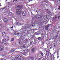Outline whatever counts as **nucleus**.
Returning <instances> with one entry per match:
<instances>
[{"instance_id": "obj_1", "label": "nucleus", "mask_w": 60, "mask_h": 60, "mask_svg": "<svg viewBox=\"0 0 60 60\" xmlns=\"http://www.w3.org/2000/svg\"><path fill=\"white\" fill-rule=\"evenodd\" d=\"M17 8H18L19 9H18L16 10V14H19L21 12V8L22 9L23 7H22V6L20 5H19L17 6Z\"/></svg>"}, {"instance_id": "obj_2", "label": "nucleus", "mask_w": 60, "mask_h": 60, "mask_svg": "<svg viewBox=\"0 0 60 60\" xmlns=\"http://www.w3.org/2000/svg\"><path fill=\"white\" fill-rule=\"evenodd\" d=\"M16 60H21V56L19 55H17L16 56Z\"/></svg>"}, {"instance_id": "obj_3", "label": "nucleus", "mask_w": 60, "mask_h": 60, "mask_svg": "<svg viewBox=\"0 0 60 60\" xmlns=\"http://www.w3.org/2000/svg\"><path fill=\"white\" fill-rule=\"evenodd\" d=\"M37 39L39 41H40V40H41V39H42V41H43L44 40H43V39H44V37L43 36H41V37H39L38 38H37Z\"/></svg>"}, {"instance_id": "obj_4", "label": "nucleus", "mask_w": 60, "mask_h": 60, "mask_svg": "<svg viewBox=\"0 0 60 60\" xmlns=\"http://www.w3.org/2000/svg\"><path fill=\"white\" fill-rule=\"evenodd\" d=\"M36 49V48L35 47H34L32 48L31 50V53H34L35 52Z\"/></svg>"}, {"instance_id": "obj_5", "label": "nucleus", "mask_w": 60, "mask_h": 60, "mask_svg": "<svg viewBox=\"0 0 60 60\" xmlns=\"http://www.w3.org/2000/svg\"><path fill=\"white\" fill-rule=\"evenodd\" d=\"M41 18V15H37L34 17L35 19H40Z\"/></svg>"}, {"instance_id": "obj_6", "label": "nucleus", "mask_w": 60, "mask_h": 60, "mask_svg": "<svg viewBox=\"0 0 60 60\" xmlns=\"http://www.w3.org/2000/svg\"><path fill=\"white\" fill-rule=\"evenodd\" d=\"M22 14L23 16H26V13L25 11H23L22 12Z\"/></svg>"}, {"instance_id": "obj_7", "label": "nucleus", "mask_w": 60, "mask_h": 60, "mask_svg": "<svg viewBox=\"0 0 60 60\" xmlns=\"http://www.w3.org/2000/svg\"><path fill=\"white\" fill-rule=\"evenodd\" d=\"M35 57H30L28 59V60H36V59H34Z\"/></svg>"}, {"instance_id": "obj_8", "label": "nucleus", "mask_w": 60, "mask_h": 60, "mask_svg": "<svg viewBox=\"0 0 60 60\" xmlns=\"http://www.w3.org/2000/svg\"><path fill=\"white\" fill-rule=\"evenodd\" d=\"M2 42L3 44H6V42L4 40H3L2 41Z\"/></svg>"}, {"instance_id": "obj_9", "label": "nucleus", "mask_w": 60, "mask_h": 60, "mask_svg": "<svg viewBox=\"0 0 60 60\" xmlns=\"http://www.w3.org/2000/svg\"><path fill=\"white\" fill-rule=\"evenodd\" d=\"M5 39L6 41H8L9 40V37L7 36H6L5 37Z\"/></svg>"}, {"instance_id": "obj_10", "label": "nucleus", "mask_w": 60, "mask_h": 60, "mask_svg": "<svg viewBox=\"0 0 60 60\" xmlns=\"http://www.w3.org/2000/svg\"><path fill=\"white\" fill-rule=\"evenodd\" d=\"M49 25H48L46 26H45V29L46 30H47L48 29H49L48 28L49 27Z\"/></svg>"}, {"instance_id": "obj_11", "label": "nucleus", "mask_w": 60, "mask_h": 60, "mask_svg": "<svg viewBox=\"0 0 60 60\" xmlns=\"http://www.w3.org/2000/svg\"><path fill=\"white\" fill-rule=\"evenodd\" d=\"M8 5H9V6H11L12 3L11 2H8Z\"/></svg>"}, {"instance_id": "obj_12", "label": "nucleus", "mask_w": 60, "mask_h": 60, "mask_svg": "<svg viewBox=\"0 0 60 60\" xmlns=\"http://www.w3.org/2000/svg\"><path fill=\"white\" fill-rule=\"evenodd\" d=\"M57 44V42L55 43H54V44H52L53 46V47H55V46H56Z\"/></svg>"}, {"instance_id": "obj_13", "label": "nucleus", "mask_w": 60, "mask_h": 60, "mask_svg": "<svg viewBox=\"0 0 60 60\" xmlns=\"http://www.w3.org/2000/svg\"><path fill=\"white\" fill-rule=\"evenodd\" d=\"M11 58L12 60L15 59V56H12L11 57Z\"/></svg>"}, {"instance_id": "obj_14", "label": "nucleus", "mask_w": 60, "mask_h": 60, "mask_svg": "<svg viewBox=\"0 0 60 60\" xmlns=\"http://www.w3.org/2000/svg\"><path fill=\"white\" fill-rule=\"evenodd\" d=\"M2 34L4 37V36H5V35H6V34L4 32H3L2 33Z\"/></svg>"}, {"instance_id": "obj_15", "label": "nucleus", "mask_w": 60, "mask_h": 60, "mask_svg": "<svg viewBox=\"0 0 60 60\" xmlns=\"http://www.w3.org/2000/svg\"><path fill=\"white\" fill-rule=\"evenodd\" d=\"M3 46L2 45H1L0 46V50H1L2 51L3 50Z\"/></svg>"}, {"instance_id": "obj_16", "label": "nucleus", "mask_w": 60, "mask_h": 60, "mask_svg": "<svg viewBox=\"0 0 60 60\" xmlns=\"http://www.w3.org/2000/svg\"><path fill=\"white\" fill-rule=\"evenodd\" d=\"M8 22V20L6 18V20L4 22L5 23H7Z\"/></svg>"}, {"instance_id": "obj_17", "label": "nucleus", "mask_w": 60, "mask_h": 60, "mask_svg": "<svg viewBox=\"0 0 60 60\" xmlns=\"http://www.w3.org/2000/svg\"><path fill=\"white\" fill-rule=\"evenodd\" d=\"M22 55H26V54H27V52H22Z\"/></svg>"}, {"instance_id": "obj_18", "label": "nucleus", "mask_w": 60, "mask_h": 60, "mask_svg": "<svg viewBox=\"0 0 60 60\" xmlns=\"http://www.w3.org/2000/svg\"><path fill=\"white\" fill-rule=\"evenodd\" d=\"M46 55H47V56H49V53L48 51H46Z\"/></svg>"}, {"instance_id": "obj_19", "label": "nucleus", "mask_w": 60, "mask_h": 60, "mask_svg": "<svg viewBox=\"0 0 60 60\" xmlns=\"http://www.w3.org/2000/svg\"><path fill=\"white\" fill-rule=\"evenodd\" d=\"M5 8H6V7H5L4 8H2L1 9V10L2 11H3V10H4V9H5Z\"/></svg>"}, {"instance_id": "obj_20", "label": "nucleus", "mask_w": 60, "mask_h": 60, "mask_svg": "<svg viewBox=\"0 0 60 60\" xmlns=\"http://www.w3.org/2000/svg\"><path fill=\"white\" fill-rule=\"evenodd\" d=\"M57 37H58V33H57L55 37L56 39V38H57Z\"/></svg>"}, {"instance_id": "obj_21", "label": "nucleus", "mask_w": 60, "mask_h": 60, "mask_svg": "<svg viewBox=\"0 0 60 60\" xmlns=\"http://www.w3.org/2000/svg\"><path fill=\"white\" fill-rule=\"evenodd\" d=\"M38 60H40L41 59V57H38Z\"/></svg>"}, {"instance_id": "obj_22", "label": "nucleus", "mask_w": 60, "mask_h": 60, "mask_svg": "<svg viewBox=\"0 0 60 60\" xmlns=\"http://www.w3.org/2000/svg\"><path fill=\"white\" fill-rule=\"evenodd\" d=\"M34 44V42L33 41H32L30 43V44H31V45H33V44Z\"/></svg>"}, {"instance_id": "obj_23", "label": "nucleus", "mask_w": 60, "mask_h": 60, "mask_svg": "<svg viewBox=\"0 0 60 60\" xmlns=\"http://www.w3.org/2000/svg\"><path fill=\"white\" fill-rule=\"evenodd\" d=\"M15 49H13L11 51H12V52H14V51H15Z\"/></svg>"}, {"instance_id": "obj_24", "label": "nucleus", "mask_w": 60, "mask_h": 60, "mask_svg": "<svg viewBox=\"0 0 60 60\" xmlns=\"http://www.w3.org/2000/svg\"><path fill=\"white\" fill-rule=\"evenodd\" d=\"M40 21H43V19L41 18L40 19Z\"/></svg>"}, {"instance_id": "obj_25", "label": "nucleus", "mask_w": 60, "mask_h": 60, "mask_svg": "<svg viewBox=\"0 0 60 60\" xmlns=\"http://www.w3.org/2000/svg\"><path fill=\"white\" fill-rule=\"evenodd\" d=\"M11 41H14V39L13 38H12L11 39Z\"/></svg>"}, {"instance_id": "obj_26", "label": "nucleus", "mask_w": 60, "mask_h": 60, "mask_svg": "<svg viewBox=\"0 0 60 60\" xmlns=\"http://www.w3.org/2000/svg\"><path fill=\"white\" fill-rule=\"evenodd\" d=\"M7 13H8V14H9V13H10V11L9 10H8V11H7Z\"/></svg>"}, {"instance_id": "obj_27", "label": "nucleus", "mask_w": 60, "mask_h": 60, "mask_svg": "<svg viewBox=\"0 0 60 60\" xmlns=\"http://www.w3.org/2000/svg\"><path fill=\"white\" fill-rule=\"evenodd\" d=\"M45 37H46V38H47L48 37V35H45Z\"/></svg>"}, {"instance_id": "obj_28", "label": "nucleus", "mask_w": 60, "mask_h": 60, "mask_svg": "<svg viewBox=\"0 0 60 60\" xmlns=\"http://www.w3.org/2000/svg\"><path fill=\"white\" fill-rule=\"evenodd\" d=\"M26 28V29H27L28 28H29V26H27L26 27H25Z\"/></svg>"}, {"instance_id": "obj_29", "label": "nucleus", "mask_w": 60, "mask_h": 60, "mask_svg": "<svg viewBox=\"0 0 60 60\" xmlns=\"http://www.w3.org/2000/svg\"><path fill=\"white\" fill-rule=\"evenodd\" d=\"M6 19V18H4V22H5Z\"/></svg>"}, {"instance_id": "obj_30", "label": "nucleus", "mask_w": 60, "mask_h": 60, "mask_svg": "<svg viewBox=\"0 0 60 60\" xmlns=\"http://www.w3.org/2000/svg\"><path fill=\"white\" fill-rule=\"evenodd\" d=\"M22 60H25V58H22Z\"/></svg>"}, {"instance_id": "obj_31", "label": "nucleus", "mask_w": 60, "mask_h": 60, "mask_svg": "<svg viewBox=\"0 0 60 60\" xmlns=\"http://www.w3.org/2000/svg\"><path fill=\"white\" fill-rule=\"evenodd\" d=\"M58 41H60V38H59L58 40Z\"/></svg>"}, {"instance_id": "obj_32", "label": "nucleus", "mask_w": 60, "mask_h": 60, "mask_svg": "<svg viewBox=\"0 0 60 60\" xmlns=\"http://www.w3.org/2000/svg\"><path fill=\"white\" fill-rule=\"evenodd\" d=\"M20 32L21 33H22V30H20Z\"/></svg>"}, {"instance_id": "obj_33", "label": "nucleus", "mask_w": 60, "mask_h": 60, "mask_svg": "<svg viewBox=\"0 0 60 60\" xmlns=\"http://www.w3.org/2000/svg\"><path fill=\"white\" fill-rule=\"evenodd\" d=\"M56 18H57V17H55L53 19H56Z\"/></svg>"}, {"instance_id": "obj_34", "label": "nucleus", "mask_w": 60, "mask_h": 60, "mask_svg": "<svg viewBox=\"0 0 60 60\" xmlns=\"http://www.w3.org/2000/svg\"><path fill=\"white\" fill-rule=\"evenodd\" d=\"M57 2L59 3H60V0H57Z\"/></svg>"}, {"instance_id": "obj_35", "label": "nucleus", "mask_w": 60, "mask_h": 60, "mask_svg": "<svg viewBox=\"0 0 60 60\" xmlns=\"http://www.w3.org/2000/svg\"><path fill=\"white\" fill-rule=\"evenodd\" d=\"M16 34L18 35H18H19V33H17Z\"/></svg>"}, {"instance_id": "obj_36", "label": "nucleus", "mask_w": 60, "mask_h": 60, "mask_svg": "<svg viewBox=\"0 0 60 60\" xmlns=\"http://www.w3.org/2000/svg\"><path fill=\"white\" fill-rule=\"evenodd\" d=\"M12 14V13L11 12H10L9 13V14Z\"/></svg>"}, {"instance_id": "obj_37", "label": "nucleus", "mask_w": 60, "mask_h": 60, "mask_svg": "<svg viewBox=\"0 0 60 60\" xmlns=\"http://www.w3.org/2000/svg\"><path fill=\"white\" fill-rule=\"evenodd\" d=\"M41 56H43V54H42V53H41Z\"/></svg>"}, {"instance_id": "obj_38", "label": "nucleus", "mask_w": 60, "mask_h": 60, "mask_svg": "<svg viewBox=\"0 0 60 60\" xmlns=\"http://www.w3.org/2000/svg\"><path fill=\"white\" fill-rule=\"evenodd\" d=\"M39 12H40V11H38V13H39Z\"/></svg>"}, {"instance_id": "obj_39", "label": "nucleus", "mask_w": 60, "mask_h": 60, "mask_svg": "<svg viewBox=\"0 0 60 60\" xmlns=\"http://www.w3.org/2000/svg\"><path fill=\"white\" fill-rule=\"evenodd\" d=\"M41 43H42V44H44V43H43V42H42Z\"/></svg>"}, {"instance_id": "obj_40", "label": "nucleus", "mask_w": 60, "mask_h": 60, "mask_svg": "<svg viewBox=\"0 0 60 60\" xmlns=\"http://www.w3.org/2000/svg\"><path fill=\"white\" fill-rule=\"evenodd\" d=\"M52 48V46H51L50 48V49H51Z\"/></svg>"}, {"instance_id": "obj_41", "label": "nucleus", "mask_w": 60, "mask_h": 60, "mask_svg": "<svg viewBox=\"0 0 60 60\" xmlns=\"http://www.w3.org/2000/svg\"><path fill=\"white\" fill-rule=\"evenodd\" d=\"M10 27L11 28H13V27L12 26V27Z\"/></svg>"}, {"instance_id": "obj_42", "label": "nucleus", "mask_w": 60, "mask_h": 60, "mask_svg": "<svg viewBox=\"0 0 60 60\" xmlns=\"http://www.w3.org/2000/svg\"><path fill=\"white\" fill-rule=\"evenodd\" d=\"M1 44V41H0V44Z\"/></svg>"}, {"instance_id": "obj_43", "label": "nucleus", "mask_w": 60, "mask_h": 60, "mask_svg": "<svg viewBox=\"0 0 60 60\" xmlns=\"http://www.w3.org/2000/svg\"><path fill=\"white\" fill-rule=\"evenodd\" d=\"M59 57V56H58V55L57 57V58H58Z\"/></svg>"}, {"instance_id": "obj_44", "label": "nucleus", "mask_w": 60, "mask_h": 60, "mask_svg": "<svg viewBox=\"0 0 60 60\" xmlns=\"http://www.w3.org/2000/svg\"><path fill=\"white\" fill-rule=\"evenodd\" d=\"M27 51H29V50L28 49H27Z\"/></svg>"}, {"instance_id": "obj_45", "label": "nucleus", "mask_w": 60, "mask_h": 60, "mask_svg": "<svg viewBox=\"0 0 60 60\" xmlns=\"http://www.w3.org/2000/svg\"><path fill=\"white\" fill-rule=\"evenodd\" d=\"M57 54L58 56V54H59V53L58 52H57Z\"/></svg>"}, {"instance_id": "obj_46", "label": "nucleus", "mask_w": 60, "mask_h": 60, "mask_svg": "<svg viewBox=\"0 0 60 60\" xmlns=\"http://www.w3.org/2000/svg\"><path fill=\"white\" fill-rule=\"evenodd\" d=\"M60 9V8H58V10H59V9Z\"/></svg>"}, {"instance_id": "obj_47", "label": "nucleus", "mask_w": 60, "mask_h": 60, "mask_svg": "<svg viewBox=\"0 0 60 60\" xmlns=\"http://www.w3.org/2000/svg\"><path fill=\"white\" fill-rule=\"evenodd\" d=\"M18 23L15 24V25H18Z\"/></svg>"}, {"instance_id": "obj_48", "label": "nucleus", "mask_w": 60, "mask_h": 60, "mask_svg": "<svg viewBox=\"0 0 60 60\" xmlns=\"http://www.w3.org/2000/svg\"><path fill=\"white\" fill-rule=\"evenodd\" d=\"M60 27H58V28H60Z\"/></svg>"}, {"instance_id": "obj_49", "label": "nucleus", "mask_w": 60, "mask_h": 60, "mask_svg": "<svg viewBox=\"0 0 60 60\" xmlns=\"http://www.w3.org/2000/svg\"><path fill=\"white\" fill-rule=\"evenodd\" d=\"M29 1V2H30V1H32V0H28Z\"/></svg>"}, {"instance_id": "obj_50", "label": "nucleus", "mask_w": 60, "mask_h": 60, "mask_svg": "<svg viewBox=\"0 0 60 60\" xmlns=\"http://www.w3.org/2000/svg\"><path fill=\"white\" fill-rule=\"evenodd\" d=\"M41 23H42V24H43V22H41Z\"/></svg>"}, {"instance_id": "obj_51", "label": "nucleus", "mask_w": 60, "mask_h": 60, "mask_svg": "<svg viewBox=\"0 0 60 60\" xmlns=\"http://www.w3.org/2000/svg\"><path fill=\"white\" fill-rule=\"evenodd\" d=\"M59 17H60V16L58 17V19H59Z\"/></svg>"}, {"instance_id": "obj_52", "label": "nucleus", "mask_w": 60, "mask_h": 60, "mask_svg": "<svg viewBox=\"0 0 60 60\" xmlns=\"http://www.w3.org/2000/svg\"><path fill=\"white\" fill-rule=\"evenodd\" d=\"M23 48H25V46H24L23 47Z\"/></svg>"}, {"instance_id": "obj_53", "label": "nucleus", "mask_w": 60, "mask_h": 60, "mask_svg": "<svg viewBox=\"0 0 60 60\" xmlns=\"http://www.w3.org/2000/svg\"><path fill=\"white\" fill-rule=\"evenodd\" d=\"M19 44H20V42H19Z\"/></svg>"}, {"instance_id": "obj_54", "label": "nucleus", "mask_w": 60, "mask_h": 60, "mask_svg": "<svg viewBox=\"0 0 60 60\" xmlns=\"http://www.w3.org/2000/svg\"><path fill=\"white\" fill-rule=\"evenodd\" d=\"M17 0H16L15 1V2H17Z\"/></svg>"}, {"instance_id": "obj_55", "label": "nucleus", "mask_w": 60, "mask_h": 60, "mask_svg": "<svg viewBox=\"0 0 60 60\" xmlns=\"http://www.w3.org/2000/svg\"><path fill=\"white\" fill-rule=\"evenodd\" d=\"M15 0H14L13 1V2H14V1H15Z\"/></svg>"}, {"instance_id": "obj_56", "label": "nucleus", "mask_w": 60, "mask_h": 60, "mask_svg": "<svg viewBox=\"0 0 60 60\" xmlns=\"http://www.w3.org/2000/svg\"><path fill=\"white\" fill-rule=\"evenodd\" d=\"M59 7L60 8V6H59Z\"/></svg>"}, {"instance_id": "obj_57", "label": "nucleus", "mask_w": 60, "mask_h": 60, "mask_svg": "<svg viewBox=\"0 0 60 60\" xmlns=\"http://www.w3.org/2000/svg\"><path fill=\"white\" fill-rule=\"evenodd\" d=\"M53 38L52 39V40H53V39H54V38L53 37Z\"/></svg>"}, {"instance_id": "obj_58", "label": "nucleus", "mask_w": 60, "mask_h": 60, "mask_svg": "<svg viewBox=\"0 0 60 60\" xmlns=\"http://www.w3.org/2000/svg\"><path fill=\"white\" fill-rule=\"evenodd\" d=\"M52 56H53V58H54V56H53V55H52Z\"/></svg>"}, {"instance_id": "obj_59", "label": "nucleus", "mask_w": 60, "mask_h": 60, "mask_svg": "<svg viewBox=\"0 0 60 60\" xmlns=\"http://www.w3.org/2000/svg\"><path fill=\"white\" fill-rule=\"evenodd\" d=\"M1 26V24H0V26Z\"/></svg>"}, {"instance_id": "obj_60", "label": "nucleus", "mask_w": 60, "mask_h": 60, "mask_svg": "<svg viewBox=\"0 0 60 60\" xmlns=\"http://www.w3.org/2000/svg\"><path fill=\"white\" fill-rule=\"evenodd\" d=\"M20 34H21V33H20Z\"/></svg>"}, {"instance_id": "obj_61", "label": "nucleus", "mask_w": 60, "mask_h": 60, "mask_svg": "<svg viewBox=\"0 0 60 60\" xmlns=\"http://www.w3.org/2000/svg\"><path fill=\"white\" fill-rule=\"evenodd\" d=\"M50 54L51 55V53H50Z\"/></svg>"}, {"instance_id": "obj_62", "label": "nucleus", "mask_w": 60, "mask_h": 60, "mask_svg": "<svg viewBox=\"0 0 60 60\" xmlns=\"http://www.w3.org/2000/svg\"><path fill=\"white\" fill-rule=\"evenodd\" d=\"M34 26V25H33V26Z\"/></svg>"}, {"instance_id": "obj_63", "label": "nucleus", "mask_w": 60, "mask_h": 60, "mask_svg": "<svg viewBox=\"0 0 60 60\" xmlns=\"http://www.w3.org/2000/svg\"><path fill=\"white\" fill-rule=\"evenodd\" d=\"M1 6H2V5H1L0 6V7Z\"/></svg>"}, {"instance_id": "obj_64", "label": "nucleus", "mask_w": 60, "mask_h": 60, "mask_svg": "<svg viewBox=\"0 0 60 60\" xmlns=\"http://www.w3.org/2000/svg\"><path fill=\"white\" fill-rule=\"evenodd\" d=\"M14 44H15H15H15V43Z\"/></svg>"}]
</instances>
